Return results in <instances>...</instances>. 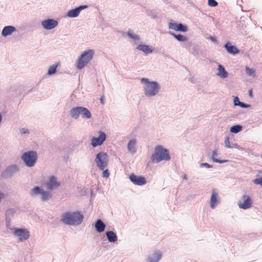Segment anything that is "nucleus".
Returning <instances> with one entry per match:
<instances>
[{
  "mask_svg": "<svg viewBox=\"0 0 262 262\" xmlns=\"http://www.w3.org/2000/svg\"><path fill=\"white\" fill-rule=\"evenodd\" d=\"M161 257L160 251H156L152 255L148 256L147 262H157Z\"/></svg>",
  "mask_w": 262,
  "mask_h": 262,
  "instance_id": "2eb2a0df",
  "label": "nucleus"
},
{
  "mask_svg": "<svg viewBox=\"0 0 262 262\" xmlns=\"http://www.w3.org/2000/svg\"><path fill=\"white\" fill-rule=\"evenodd\" d=\"M80 110V114L82 118L89 119L91 117V114L88 108L81 107Z\"/></svg>",
  "mask_w": 262,
  "mask_h": 262,
  "instance_id": "5701e85b",
  "label": "nucleus"
},
{
  "mask_svg": "<svg viewBox=\"0 0 262 262\" xmlns=\"http://www.w3.org/2000/svg\"><path fill=\"white\" fill-rule=\"evenodd\" d=\"M86 7H87V6H80V7L75 8L74 9L71 10L68 12V16L70 17H76L79 15L80 11L82 9H83Z\"/></svg>",
  "mask_w": 262,
  "mask_h": 262,
  "instance_id": "ddd939ff",
  "label": "nucleus"
},
{
  "mask_svg": "<svg viewBox=\"0 0 262 262\" xmlns=\"http://www.w3.org/2000/svg\"><path fill=\"white\" fill-rule=\"evenodd\" d=\"M41 24L45 29L50 30L56 27L58 22L54 19H48L42 21Z\"/></svg>",
  "mask_w": 262,
  "mask_h": 262,
  "instance_id": "f8f14e48",
  "label": "nucleus"
},
{
  "mask_svg": "<svg viewBox=\"0 0 262 262\" xmlns=\"http://www.w3.org/2000/svg\"><path fill=\"white\" fill-rule=\"evenodd\" d=\"M238 106H240L241 107H244V108L247 107V105L243 102H241L240 103H238Z\"/></svg>",
  "mask_w": 262,
  "mask_h": 262,
  "instance_id": "a19ab883",
  "label": "nucleus"
},
{
  "mask_svg": "<svg viewBox=\"0 0 262 262\" xmlns=\"http://www.w3.org/2000/svg\"><path fill=\"white\" fill-rule=\"evenodd\" d=\"M42 199L43 200H46L50 197V194L48 192H45L42 191L41 192Z\"/></svg>",
  "mask_w": 262,
  "mask_h": 262,
  "instance_id": "7c9ffc66",
  "label": "nucleus"
},
{
  "mask_svg": "<svg viewBox=\"0 0 262 262\" xmlns=\"http://www.w3.org/2000/svg\"><path fill=\"white\" fill-rule=\"evenodd\" d=\"M15 31V28L13 26H6L4 28L2 31V35L4 36H7L11 35Z\"/></svg>",
  "mask_w": 262,
  "mask_h": 262,
  "instance_id": "a211bd4d",
  "label": "nucleus"
},
{
  "mask_svg": "<svg viewBox=\"0 0 262 262\" xmlns=\"http://www.w3.org/2000/svg\"><path fill=\"white\" fill-rule=\"evenodd\" d=\"M209 39L214 42H217L216 38L215 36H210Z\"/></svg>",
  "mask_w": 262,
  "mask_h": 262,
  "instance_id": "ea45409f",
  "label": "nucleus"
},
{
  "mask_svg": "<svg viewBox=\"0 0 262 262\" xmlns=\"http://www.w3.org/2000/svg\"><path fill=\"white\" fill-rule=\"evenodd\" d=\"M100 101H101V103L102 104H104V97L103 96H102L101 98H100Z\"/></svg>",
  "mask_w": 262,
  "mask_h": 262,
  "instance_id": "79ce46f5",
  "label": "nucleus"
},
{
  "mask_svg": "<svg viewBox=\"0 0 262 262\" xmlns=\"http://www.w3.org/2000/svg\"><path fill=\"white\" fill-rule=\"evenodd\" d=\"M217 70L219 71L216 74L217 76L222 78H225L228 76L227 72L226 71L224 68L221 64L218 66Z\"/></svg>",
  "mask_w": 262,
  "mask_h": 262,
  "instance_id": "6ab92c4d",
  "label": "nucleus"
},
{
  "mask_svg": "<svg viewBox=\"0 0 262 262\" xmlns=\"http://www.w3.org/2000/svg\"><path fill=\"white\" fill-rule=\"evenodd\" d=\"M171 34L173 36H174L175 38H176L179 41H185L187 40V38L184 35L181 34L177 35L174 33H172Z\"/></svg>",
  "mask_w": 262,
  "mask_h": 262,
  "instance_id": "a878e982",
  "label": "nucleus"
},
{
  "mask_svg": "<svg viewBox=\"0 0 262 262\" xmlns=\"http://www.w3.org/2000/svg\"><path fill=\"white\" fill-rule=\"evenodd\" d=\"M20 132L21 134H27L29 133L28 129L25 128H21Z\"/></svg>",
  "mask_w": 262,
  "mask_h": 262,
  "instance_id": "58836bf2",
  "label": "nucleus"
},
{
  "mask_svg": "<svg viewBox=\"0 0 262 262\" xmlns=\"http://www.w3.org/2000/svg\"><path fill=\"white\" fill-rule=\"evenodd\" d=\"M59 186V183L56 182L54 176H51L50 177L49 183L47 184L48 189H52Z\"/></svg>",
  "mask_w": 262,
  "mask_h": 262,
  "instance_id": "f3484780",
  "label": "nucleus"
},
{
  "mask_svg": "<svg viewBox=\"0 0 262 262\" xmlns=\"http://www.w3.org/2000/svg\"><path fill=\"white\" fill-rule=\"evenodd\" d=\"M95 161L99 168L103 170L107 165L108 156L106 153L99 152L97 155Z\"/></svg>",
  "mask_w": 262,
  "mask_h": 262,
  "instance_id": "423d86ee",
  "label": "nucleus"
},
{
  "mask_svg": "<svg viewBox=\"0 0 262 262\" xmlns=\"http://www.w3.org/2000/svg\"><path fill=\"white\" fill-rule=\"evenodd\" d=\"M37 153L33 151L26 152L22 156L24 162L29 167L34 165L37 160Z\"/></svg>",
  "mask_w": 262,
  "mask_h": 262,
  "instance_id": "39448f33",
  "label": "nucleus"
},
{
  "mask_svg": "<svg viewBox=\"0 0 262 262\" xmlns=\"http://www.w3.org/2000/svg\"><path fill=\"white\" fill-rule=\"evenodd\" d=\"M253 183L256 185H260L262 186V177L255 179L253 180Z\"/></svg>",
  "mask_w": 262,
  "mask_h": 262,
  "instance_id": "473e14b6",
  "label": "nucleus"
},
{
  "mask_svg": "<svg viewBox=\"0 0 262 262\" xmlns=\"http://www.w3.org/2000/svg\"><path fill=\"white\" fill-rule=\"evenodd\" d=\"M217 154V150H214L212 152V159L214 162L222 163H223L226 161H222V160H220L219 159H217L215 158Z\"/></svg>",
  "mask_w": 262,
  "mask_h": 262,
  "instance_id": "bb28decb",
  "label": "nucleus"
},
{
  "mask_svg": "<svg viewBox=\"0 0 262 262\" xmlns=\"http://www.w3.org/2000/svg\"><path fill=\"white\" fill-rule=\"evenodd\" d=\"M136 141L135 140H130L127 145V148L129 151L134 152L135 151Z\"/></svg>",
  "mask_w": 262,
  "mask_h": 262,
  "instance_id": "393cba45",
  "label": "nucleus"
},
{
  "mask_svg": "<svg viewBox=\"0 0 262 262\" xmlns=\"http://www.w3.org/2000/svg\"><path fill=\"white\" fill-rule=\"evenodd\" d=\"M170 159L168 150L161 145H158L155 147V153L151 157L152 161L156 163H159L162 160L168 161Z\"/></svg>",
  "mask_w": 262,
  "mask_h": 262,
  "instance_id": "f03ea898",
  "label": "nucleus"
},
{
  "mask_svg": "<svg viewBox=\"0 0 262 262\" xmlns=\"http://www.w3.org/2000/svg\"><path fill=\"white\" fill-rule=\"evenodd\" d=\"M242 201L238 203L240 208L247 209L251 207L252 202L249 196L244 195L242 198Z\"/></svg>",
  "mask_w": 262,
  "mask_h": 262,
  "instance_id": "0eeeda50",
  "label": "nucleus"
},
{
  "mask_svg": "<svg viewBox=\"0 0 262 262\" xmlns=\"http://www.w3.org/2000/svg\"><path fill=\"white\" fill-rule=\"evenodd\" d=\"M4 197V194L3 193L0 192V201Z\"/></svg>",
  "mask_w": 262,
  "mask_h": 262,
  "instance_id": "c03bdc74",
  "label": "nucleus"
},
{
  "mask_svg": "<svg viewBox=\"0 0 262 262\" xmlns=\"http://www.w3.org/2000/svg\"><path fill=\"white\" fill-rule=\"evenodd\" d=\"M246 72L248 75L249 76H254L255 75V71L254 70L250 69L247 67H246Z\"/></svg>",
  "mask_w": 262,
  "mask_h": 262,
  "instance_id": "c756f323",
  "label": "nucleus"
},
{
  "mask_svg": "<svg viewBox=\"0 0 262 262\" xmlns=\"http://www.w3.org/2000/svg\"><path fill=\"white\" fill-rule=\"evenodd\" d=\"M129 179L134 184L137 185H143L146 183V180L143 176H138L134 174H132L129 176Z\"/></svg>",
  "mask_w": 262,
  "mask_h": 262,
  "instance_id": "1a4fd4ad",
  "label": "nucleus"
},
{
  "mask_svg": "<svg viewBox=\"0 0 262 262\" xmlns=\"http://www.w3.org/2000/svg\"><path fill=\"white\" fill-rule=\"evenodd\" d=\"M58 64H54L51 66L48 70V74L49 75H53L55 74L56 72V69L57 68Z\"/></svg>",
  "mask_w": 262,
  "mask_h": 262,
  "instance_id": "cd10ccee",
  "label": "nucleus"
},
{
  "mask_svg": "<svg viewBox=\"0 0 262 262\" xmlns=\"http://www.w3.org/2000/svg\"><path fill=\"white\" fill-rule=\"evenodd\" d=\"M105 225L103 222L100 220H98L95 224L96 230L98 232H102L105 229Z\"/></svg>",
  "mask_w": 262,
  "mask_h": 262,
  "instance_id": "aec40b11",
  "label": "nucleus"
},
{
  "mask_svg": "<svg viewBox=\"0 0 262 262\" xmlns=\"http://www.w3.org/2000/svg\"><path fill=\"white\" fill-rule=\"evenodd\" d=\"M106 139V135L102 132H99V137H93L92 139V145L94 147L102 144Z\"/></svg>",
  "mask_w": 262,
  "mask_h": 262,
  "instance_id": "6e6552de",
  "label": "nucleus"
},
{
  "mask_svg": "<svg viewBox=\"0 0 262 262\" xmlns=\"http://www.w3.org/2000/svg\"><path fill=\"white\" fill-rule=\"evenodd\" d=\"M225 48L230 54H235L239 53L238 49L235 46L231 45L229 42H227L225 44Z\"/></svg>",
  "mask_w": 262,
  "mask_h": 262,
  "instance_id": "dca6fc26",
  "label": "nucleus"
},
{
  "mask_svg": "<svg viewBox=\"0 0 262 262\" xmlns=\"http://www.w3.org/2000/svg\"><path fill=\"white\" fill-rule=\"evenodd\" d=\"M219 201L218 193L215 190L213 189L212 191V195L210 199V207L214 208Z\"/></svg>",
  "mask_w": 262,
  "mask_h": 262,
  "instance_id": "4468645a",
  "label": "nucleus"
},
{
  "mask_svg": "<svg viewBox=\"0 0 262 262\" xmlns=\"http://www.w3.org/2000/svg\"><path fill=\"white\" fill-rule=\"evenodd\" d=\"M14 233L20 241L27 239L29 237V232L26 229H15Z\"/></svg>",
  "mask_w": 262,
  "mask_h": 262,
  "instance_id": "9d476101",
  "label": "nucleus"
},
{
  "mask_svg": "<svg viewBox=\"0 0 262 262\" xmlns=\"http://www.w3.org/2000/svg\"><path fill=\"white\" fill-rule=\"evenodd\" d=\"M32 191L34 194H38L39 193H41V190L38 187H35L32 189Z\"/></svg>",
  "mask_w": 262,
  "mask_h": 262,
  "instance_id": "c9c22d12",
  "label": "nucleus"
},
{
  "mask_svg": "<svg viewBox=\"0 0 262 262\" xmlns=\"http://www.w3.org/2000/svg\"><path fill=\"white\" fill-rule=\"evenodd\" d=\"M141 82L145 83L144 87L145 94L147 96H155L159 89V86L156 82H149L148 79L143 78L141 80Z\"/></svg>",
  "mask_w": 262,
  "mask_h": 262,
  "instance_id": "20e7f679",
  "label": "nucleus"
},
{
  "mask_svg": "<svg viewBox=\"0 0 262 262\" xmlns=\"http://www.w3.org/2000/svg\"><path fill=\"white\" fill-rule=\"evenodd\" d=\"M241 102L239 101V99L237 97H235L234 99V104L235 105H238V103H240Z\"/></svg>",
  "mask_w": 262,
  "mask_h": 262,
  "instance_id": "4c0bfd02",
  "label": "nucleus"
},
{
  "mask_svg": "<svg viewBox=\"0 0 262 262\" xmlns=\"http://www.w3.org/2000/svg\"><path fill=\"white\" fill-rule=\"evenodd\" d=\"M202 165L207 167V168L211 167V166L208 163H203Z\"/></svg>",
  "mask_w": 262,
  "mask_h": 262,
  "instance_id": "37998d69",
  "label": "nucleus"
},
{
  "mask_svg": "<svg viewBox=\"0 0 262 262\" xmlns=\"http://www.w3.org/2000/svg\"><path fill=\"white\" fill-rule=\"evenodd\" d=\"M242 130V126L238 125H234L230 128V132L232 133H237Z\"/></svg>",
  "mask_w": 262,
  "mask_h": 262,
  "instance_id": "c85d7f7f",
  "label": "nucleus"
},
{
  "mask_svg": "<svg viewBox=\"0 0 262 262\" xmlns=\"http://www.w3.org/2000/svg\"><path fill=\"white\" fill-rule=\"evenodd\" d=\"M137 49L139 50L142 51L146 54L150 53L152 52V50L148 46L145 45H140L137 47Z\"/></svg>",
  "mask_w": 262,
  "mask_h": 262,
  "instance_id": "b1692460",
  "label": "nucleus"
},
{
  "mask_svg": "<svg viewBox=\"0 0 262 262\" xmlns=\"http://www.w3.org/2000/svg\"><path fill=\"white\" fill-rule=\"evenodd\" d=\"M249 94L250 97H252L253 96V94H252V91L251 89L249 91Z\"/></svg>",
  "mask_w": 262,
  "mask_h": 262,
  "instance_id": "a18cd8bd",
  "label": "nucleus"
},
{
  "mask_svg": "<svg viewBox=\"0 0 262 262\" xmlns=\"http://www.w3.org/2000/svg\"><path fill=\"white\" fill-rule=\"evenodd\" d=\"M217 4V2L215 0H208V5L209 6L215 7Z\"/></svg>",
  "mask_w": 262,
  "mask_h": 262,
  "instance_id": "72a5a7b5",
  "label": "nucleus"
},
{
  "mask_svg": "<svg viewBox=\"0 0 262 262\" xmlns=\"http://www.w3.org/2000/svg\"><path fill=\"white\" fill-rule=\"evenodd\" d=\"M127 35L129 37H130L131 38H132L133 39H135V40L139 39V37L137 35L132 33L131 31H128L127 32Z\"/></svg>",
  "mask_w": 262,
  "mask_h": 262,
  "instance_id": "2f4dec72",
  "label": "nucleus"
},
{
  "mask_svg": "<svg viewBox=\"0 0 262 262\" xmlns=\"http://www.w3.org/2000/svg\"><path fill=\"white\" fill-rule=\"evenodd\" d=\"M80 108H81V107H76L73 108L70 111V114L71 117L77 119L79 117V114H80Z\"/></svg>",
  "mask_w": 262,
  "mask_h": 262,
  "instance_id": "412c9836",
  "label": "nucleus"
},
{
  "mask_svg": "<svg viewBox=\"0 0 262 262\" xmlns=\"http://www.w3.org/2000/svg\"><path fill=\"white\" fill-rule=\"evenodd\" d=\"M83 219V215L79 212H67L62 214L61 221L65 224L78 225L81 223Z\"/></svg>",
  "mask_w": 262,
  "mask_h": 262,
  "instance_id": "f257e3e1",
  "label": "nucleus"
},
{
  "mask_svg": "<svg viewBox=\"0 0 262 262\" xmlns=\"http://www.w3.org/2000/svg\"><path fill=\"white\" fill-rule=\"evenodd\" d=\"M103 177L105 178H107L110 176V172L108 169H106L103 171Z\"/></svg>",
  "mask_w": 262,
  "mask_h": 262,
  "instance_id": "e433bc0d",
  "label": "nucleus"
},
{
  "mask_svg": "<svg viewBox=\"0 0 262 262\" xmlns=\"http://www.w3.org/2000/svg\"><path fill=\"white\" fill-rule=\"evenodd\" d=\"M168 27L170 29H172L176 31L185 32L187 31V27L183 25L182 24L170 23L168 24Z\"/></svg>",
  "mask_w": 262,
  "mask_h": 262,
  "instance_id": "9b49d317",
  "label": "nucleus"
},
{
  "mask_svg": "<svg viewBox=\"0 0 262 262\" xmlns=\"http://www.w3.org/2000/svg\"><path fill=\"white\" fill-rule=\"evenodd\" d=\"M94 53L92 49L83 52L76 62L77 68L79 69L84 68L91 60Z\"/></svg>",
  "mask_w": 262,
  "mask_h": 262,
  "instance_id": "7ed1b4c3",
  "label": "nucleus"
},
{
  "mask_svg": "<svg viewBox=\"0 0 262 262\" xmlns=\"http://www.w3.org/2000/svg\"><path fill=\"white\" fill-rule=\"evenodd\" d=\"M106 235L110 242H115L117 240V236L116 233L113 231L106 232Z\"/></svg>",
  "mask_w": 262,
  "mask_h": 262,
  "instance_id": "4be33fe9",
  "label": "nucleus"
},
{
  "mask_svg": "<svg viewBox=\"0 0 262 262\" xmlns=\"http://www.w3.org/2000/svg\"><path fill=\"white\" fill-rule=\"evenodd\" d=\"M225 146L227 148H231V146H230V140H229V137H226V139H225Z\"/></svg>",
  "mask_w": 262,
  "mask_h": 262,
  "instance_id": "f704fd0d",
  "label": "nucleus"
}]
</instances>
